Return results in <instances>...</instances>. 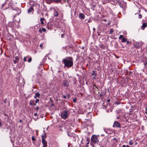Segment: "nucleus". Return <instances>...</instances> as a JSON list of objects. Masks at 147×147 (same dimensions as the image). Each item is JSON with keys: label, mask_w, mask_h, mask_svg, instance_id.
<instances>
[{"label": "nucleus", "mask_w": 147, "mask_h": 147, "mask_svg": "<svg viewBox=\"0 0 147 147\" xmlns=\"http://www.w3.org/2000/svg\"><path fill=\"white\" fill-rule=\"evenodd\" d=\"M134 143L133 141L132 140H131L129 142V144L130 145H131L133 144Z\"/></svg>", "instance_id": "dca6fc26"}, {"label": "nucleus", "mask_w": 147, "mask_h": 147, "mask_svg": "<svg viewBox=\"0 0 147 147\" xmlns=\"http://www.w3.org/2000/svg\"><path fill=\"white\" fill-rule=\"evenodd\" d=\"M142 26L144 28L146 26V23H144L143 24Z\"/></svg>", "instance_id": "6ab92c4d"}, {"label": "nucleus", "mask_w": 147, "mask_h": 147, "mask_svg": "<svg viewBox=\"0 0 147 147\" xmlns=\"http://www.w3.org/2000/svg\"><path fill=\"white\" fill-rule=\"evenodd\" d=\"M32 141H34L35 140L36 138L33 136H32Z\"/></svg>", "instance_id": "b1692460"}, {"label": "nucleus", "mask_w": 147, "mask_h": 147, "mask_svg": "<svg viewBox=\"0 0 147 147\" xmlns=\"http://www.w3.org/2000/svg\"><path fill=\"white\" fill-rule=\"evenodd\" d=\"M15 59L16 60H18V56H16L15 57Z\"/></svg>", "instance_id": "473e14b6"}, {"label": "nucleus", "mask_w": 147, "mask_h": 147, "mask_svg": "<svg viewBox=\"0 0 147 147\" xmlns=\"http://www.w3.org/2000/svg\"><path fill=\"white\" fill-rule=\"evenodd\" d=\"M73 101L74 102H76V98H74L73 100Z\"/></svg>", "instance_id": "bb28decb"}, {"label": "nucleus", "mask_w": 147, "mask_h": 147, "mask_svg": "<svg viewBox=\"0 0 147 147\" xmlns=\"http://www.w3.org/2000/svg\"><path fill=\"white\" fill-rule=\"evenodd\" d=\"M34 103V100H31L30 102V104L31 106H33V104Z\"/></svg>", "instance_id": "f3484780"}, {"label": "nucleus", "mask_w": 147, "mask_h": 147, "mask_svg": "<svg viewBox=\"0 0 147 147\" xmlns=\"http://www.w3.org/2000/svg\"><path fill=\"white\" fill-rule=\"evenodd\" d=\"M85 15L83 13H80L79 17L80 19H84L85 18Z\"/></svg>", "instance_id": "6e6552de"}, {"label": "nucleus", "mask_w": 147, "mask_h": 147, "mask_svg": "<svg viewBox=\"0 0 147 147\" xmlns=\"http://www.w3.org/2000/svg\"><path fill=\"white\" fill-rule=\"evenodd\" d=\"M39 109V108L38 107H37L36 108V109L37 111H38Z\"/></svg>", "instance_id": "c756f323"}, {"label": "nucleus", "mask_w": 147, "mask_h": 147, "mask_svg": "<svg viewBox=\"0 0 147 147\" xmlns=\"http://www.w3.org/2000/svg\"><path fill=\"white\" fill-rule=\"evenodd\" d=\"M113 32V31L112 29H111L109 32V33L110 34H112V33Z\"/></svg>", "instance_id": "4be33fe9"}, {"label": "nucleus", "mask_w": 147, "mask_h": 147, "mask_svg": "<svg viewBox=\"0 0 147 147\" xmlns=\"http://www.w3.org/2000/svg\"><path fill=\"white\" fill-rule=\"evenodd\" d=\"M65 66L67 67H70L73 65V59L72 58H67L64 59L63 61Z\"/></svg>", "instance_id": "f257e3e1"}, {"label": "nucleus", "mask_w": 147, "mask_h": 147, "mask_svg": "<svg viewBox=\"0 0 147 147\" xmlns=\"http://www.w3.org/2000/svg\"><path fill=\"white\" fill-rule=\"evenodd\" d=\"M63 34H61V38H63Z\"/></svg>", "instance_id": "ea45409f"}, {"label": "nucleus", "mask_w": 147, "mask_h": 147, "mask_svg": "<svg viewBox=\"0 0 147 147\" xmlns=\"http://www.w3.org/2000/svg\"><path fill=\"white\" fill-rule=\"evenodd\" d=\"M63 97L64 98H66V96L65 95H63Z\"/></svg>", "instance_id": "2f4dec72"}, {"label": "nucleus", "mask_w": 147, "mask_h": 147, "mask_svg": "<svg viewBox=\"0 0 147 147\" xmlns=\"http://www.w3.org/2000/svg\"><path fill=\"white\" fill-rule=\"evenodd\" d=\"M113 127H117V128L120 127H121L120 124L117 121H115L113 126Z\"/></svg>", "instance_id": "39448f33"}, {"label": "nucleus", "mask_w": 147, "mask_h": 147, "mask_svg": "<svg viewBox=\"0 0 147 147\" xmlns=\"http://www.w3.org/2000/svg\"><path fill=\"white\" fill-rule=\"evenodd\" d=\"M36 105V104L34 103L33 104V106H35Z\"/></svg>", "instance_id": "79ce46f5"}, {"label": "nucleus", "mask_w": 147, "mask_h": 147, "mask_svg": "<svg viewBox=\"0 0 147 147\" xmlns=\"http://www.w3.org/2000/svg\"><path fill=\"white\" fill-rule=\"evenodd\" d=\"M147 64V63L146 62H145L144 63V65H145V66H146V65Z\"/></svg>", "instance_id": "4c0bfd02"}, {"label": "nucleus", "mask_w": 147, "mask_h": 147, "mask_svg": "<svg viewBox=\"0 0 147 147\" xmlns=\"http://www.w3.org/2000/svg\"><path fill=\"white\" fill-rule=\"evenodd\" d=\"M37 115V113H35L34 114V115L35 116H36Z\"/></svg>", "instance_id": "f704fd0d"}, {"label": "nucleus", "mask_w": 147, "mask_h": 147, "mask_svg": "<svg viewBox=\"0 0 147 147\" xmlns=\"http://www.w3.org/2000/svg\"><path fill=\"white\" fill-rule=\"evenodd\" d=\"M40 47H42V44H40Z\"/></svg>", "instance_id": "e433bc0d"}, {"label": "nucleus", "mask_w": 147, "mask_h": 147, "mask_svg": "<svg viewBox=\"0 0 147 147\" xmlns=\"http://www.w3.org/2000/svg\"><path fill=\"white\" fill-rule=\"evenodd\" d=\"M40 96V94L38 92L35 93V96H34V98L36 99L37 97L39 98Z\"/></svg>", "instance_id": "9d476101"}, {"label": "nucleus", "mask_w": 147, "mask_h": 147, "mask_svg": "<svg viewBox=\"0 0 147 147\" xmlns=\"http://www.w3.org/2000/svg\"><path fill=\"white\" fill-rule=\"evenodd\" d=\"M96 77V76H94V77H93V78H94V79H95V78Z\"/></svg>", "instance_id": "8fccbe9b"}, {"label": "nucleus", "mask_w": 147, "mask_h": 147, "mask_svg": "<svg viewBox=\"0 0 147 147\" xmlns=\"http://www.w3.org/2000/svg\"><path fill=\"white\" fill-rule=\"evenodd\" d=\"M109 101H110V100L109 99H108L107 100V101L108 102H109Z\"/></svg>", "instance_id": "de8ad7c7"}, {"label": "nucleus", "mask_w": 147, "mask_h": 147, "mask_svg": "<svg viewBox=\"0 0 147 147\" xmlns=\"http://www.w3.org/2000/svg\"><path fill=\"white\" fill-rule=\"evenodd\" d=\"M21 121H22L21 120H20V121L21 122Z\"/></svg>", "instance_id": "5fc2aeb1"}, {"label": "nucleus", "mask_w": 147, "mask_h": 147, "mask_svg": "<svg viewBox=\"0 0 147 147\" xmlns=\"http://www.w3.org/2000/svg\"><path fill=\"white\" fill-rule=\"evenodd\" d=\"M134 47L136 48H138L140 47L143 44V43L142 41L139 42H133Z\"/></svg>", "instance_id": "20e7f679"}, {"label": "nucleus", "mask_w": 147, "mask_h": 147, "mask_svg": "<svg viewBox=\"0 0 147 147\" xmlns=\"http://www.w3.org/2000/svg\"><path fill=\"white\" fill-rule=\"evenodd\" d=\"M92 76H96L97 75V74L94 71H92Z\"/></svg>", "instance_id": "2eb2a0df"}, {"label": "nucleus", "mask_w": 147, "mask_h": 147, "mask_svg": "<svg viewBox=\"0 0 147 147\" xmlns=\"http://www.w3.org/2000/svg\"><path fill=\"white\" fill-rule=\"evenodd\" d=\"M122 147H126V146L125 145H123Z\"/></svg>", "instance_id": "58836bf2"}, {"label": "nucleus", "mask_w": 147, "mask_h": 147, "mask_svg": "<svg viewBox=\"0 0 147 147\" xmlns=\"http://www.w3.org/2000/svg\"><path fill=\"white\" fill-rule=\"evenodd\" d=\"M90 22V21L89 20L88 21V22Z\"/></svg>", "instance_id": "3c124183"}, {"label": "nucleus", "mask_w": 147, "mask_h": 147, "mask_svg": "<svg viewBox=\"0 0 147 147\" xmlns=\"http://www.w3.org/2000/svg\"><path fill=\"white\" fill-rule=\"evenodd\" d=\"M99 135H92L91 138V141L92 142L94 143H98L99 142Z\"/></svg>", "instance_id": "7ed1b4c3"}, {"label": "nucleus", "mask_w": 147, "mask_h": 147, "mask_svg": "<svg viewBox=\"0 0 147 147\" xmlns=\"http://www.w3.org/2000/svg\"><path fill=\"white\" fill-rule=\"evenodd\" d=\"M68 135L69 136H70L69 135V134H68Z\"/></svg>", "instance_id": "864d4df0"}, {"label": "nucleus", "mask_w": 147, "mask_h": 147, "mask_svg": "<svg viewBox=\"0 0 147 147\" xmlns=\"http://www.w3.org/2000/svg\"><path fill=\"white\" fill-rule=\"evenodd\" d=\"M41 137H42V141H44L45 140V139L46 138V137L45 134H44V135L42 136Z\"/></svg>", "instance_id": "9b49d317"}, {"label": "nucleus", "mask_w": 147, "mask_h": 147, "mask_svg": "<svg viewBox=\"0 0 147 147\" xmlns=\"http://www.w3.org/2000/svg\"><path fill=\"white\" fill-rule=\"evenodd\" d=\"M42 144L43 145V147H47V142L46 140L42 141Z\"/></svg>", "instance_id": "1a4fd4ad"}, {"label": "nucleus", "mask_w": 147, "mask_h": 147, "mask_svg": "<svg viewBox=\"0 0 147 147\" xmlns=\"http://www.w3.org/2000/svg\"><path fill=\"white\" fill-rule=\"evenodd\" d=\"M29 58V57L28 56H27L26 57H24V61H27L26 59L27 58Z\"/></svg>", "instance_id": "a211bd4d"}, {"label": "nucleus", "mask_w": 147, "mask_h": 147, "mask_svg": "<svg viewBox=\"0 0 147 147\" xmlns=\"http://www.w3.org/2000/svg\"><path fill=\"white\" fill-rule=\"evenodd\" d=\"M28 58L29 59L28 60V62L29 63L32 60V59L31 57L29 58Z\"/></svg>", "instance_id": "aec40b11"}, {"label": "nucleus", "mask_w": 147, "mask_h": 147, "mask_svg": "<svg viewBox=\"0 0 147 147\" xmlns=\"http://www.w3.org/2000/svg\"><path fill=\"white\" fill-rule=\"evenodd\" d=\"M58 15V13L57 11H55L54 13V16L55 17H56Z\"/></svg>", "instance_id": "4468645a"}, {"label": "nucleus", "mask_w": 147, "mask_h": 147, "mask_svg": "<svg viewBox=\"0 0 147 147\" xmlns=\"http://www.w3.org/2000/svg\"><path fill=\"white\" fill-rule=\"evenodd\" d=\"M119 117H117V119H119Z\"/></svg>", "instance_id": "09e8293b"}, {"label": "nucleus", "mask_w": 147, "mask_h": 147, "mask_svg": "<svg viewBox=\"0 0 147 147\" xmlns=\"http://www.w3.org/2000/svg\"><path fill=\"white\" fill-rule=\"evenodd\" d=\"M62 85L64 87H67L69 86V84L67 81L64 80L63 82Z\"/></svg>", "instance_id": "0eeeda50"}, {"label": "nucleus", "mask_w": 147, "mask_h": 147, "mask_svg": "<svg viewBox=\"0 0 147 147\" xmlns=\"http://www.w3.org/2000/svg\"><path fill=\"white\" fill-rule=\"evenodd\" d=\"M121 41L123 42H124L126 41V40L125 38H123L121 39Z\"/></svg>", "instance_id": "412c9836"}, {"label": "nucleus", "mask_w": 147, "mask_h": 147, "mask_svg": "<svg viewBox=\"0 0 147 147\" xmlns=\"http://www.w3.org/2000/svg\"><path fill=\"white\" fill-rule=\"evenodd\" d=\"M126 147H129V146L128 145H127Z\"/></svg>", "instance_id": "a18cd8bd"}, {"label": "nucleus", "mask_w": 147, "mask_h": 147, "mask_svg": "<svg viewBox=\"0 0 147 147\" xmlns=\"http://www.w3.org/2000/svg\"><path fill=\"white\" fill-rule=\"evenodd\" d=\"M84 47H82V49H84Z\"/></svg>", "instance_id": "603ef678"}, {"label": "nucleus", "mask_w": 147, "mask_h": 147, "mask_svg": "<svg viewBox=\"0 0 147 147\" xmlns=\"http://www.w3.org/2000/svg\"><path fill=\"white\" fill-rule=\"evenodd\" d=\"M61 0H46L47 2L49 4H50L51 3L53 2L58 3L61 2Z\"/></svg>", "instance_id": "423d86ee"}, {"label": "nucleus", "mask_w": 147, "mask_h": 147, "mask_svg": "<svg viewBox=\"0 0 147 147\" xmlns=\"http://www.w3.org/2000/svg\"><path fill=\"white\" fill-rule=\"evenodd\" d=\"M123 38V36L122 35H120L119 37V38L120 39H122Z\"/></svg>", "instance_id": "5701e85b"}, {"label": "nucleus", "mask_w": 147, "mask_h": 147, "mask_svg": "<svg viewBox=\"0 0 147 147\" xmlns=\"http://www.w3.org/2000/svg\"><path fill=\"white\" fill-rule=\"evenodd\" d=\"M145 113L146 114H147V107H146V109Z\"/></svg>", "instance_id": "72a5a7b5"}, {"label": "nucleus", "mask_w": 147, "mask_h": 147, "mask_svg": "<svg viewBox=\"0 0 147 147\" xmlns=\"http://www.w3.org/2000/svg\"><path fill=\"white\" fill-rule=\"evenodd\" d=\"M39 102V100L38 99H36V101H35V103H37Z\"/></svg>", "instance_id": "a878e982"}, {"label": "nucleus", "mask_w": 147, "mask_h": 147, "mask_svg": "<svg viewBox=\"0 0 147 147\" xmlns=\"http://www.w3.org/2000/svg\"><path fill=\"white\" fill-rule=\"evenodd\" d=\"M18 62V61H17L16 60H14L13 61V63L14 64H16V63H17Z\"/></svg>", "instance_id": "c85d7f7f"}, {"label": "nucleus", "mask_w": 147, "mask_h": 147, "mask_svg": "<svg viewBox=\"0 0 147 147\" xmlns=\"http://www.w3.org/2000/svg\"><path fill=\"white\" fill-rule=\"evenodd\" d=\"M42 31L44 32H45L46 31V30L44 28H43L42 29Z\"/></svg>", "instance_id": "393cba45"}, {"label": "nucleus", "mask_w": 147, "mask_h": 147, "mask_svg": "<svg viewBox=\"0 0 147 147\" xmlns=\"http://www.w3.org/2000/svg\"><path fill=\"white\" fill-rule=\"evenodd\" d=\"M93 29L94 31H95V28H93Z\"/></svg>", "instance_id": "a19ab883"}, {"label": "nucleus", "mask_w": 147, "mask_h": 147, "mask_svg": "<svg viewBox=\"0 0 147 147\" xmlns=\"http://www.w3.org/2000/svg\"><path fill=\"white\" fill-rule=\"evenodd\" d=\"M1 126V122L0 121V126Z\"/></svg>", "instance_id": "37998d69"}, {"label": "nucleus", "mask_w": 147, "mask_h": 147, "mask_svg": "<svg viewBox=\"0 0 147 147\" xmlns=\"http://www.w3.org/2000/svg\"><path fill=\"white\" fill-rule=\"evenodd\" d=\"M33 8L32 7H31L28 9V13L31 12L32 11H33Z\"/></svg>", "instance_id": "ddd939ff"}, {"label": "nucleus", "mask_w": 147, "mask_h": 147, "mask_svg": "<svg viewBox=\"0 0 147 147\" xmlns=\"http://www.w3.org/2000/svg\"><path fill=\"white\" fill-rule=\"evenodd\" d=\"M39 30V32L41 33H42V30L41 29H40Z\"/></svg>", "instance_id": "7c9ffc66"}, {"label": "nucleus", "mask_w": 147, "mask_h": 147, "mask_svg": "<svg viewBox=\"0 0 147 147\" xmlns=\"http://www.w3.org/2000/svg\"><path fill=\"white\" fill-rule=\"evenodd\" d=\"M142 15L141 14H140L138 16L139 18H142Z\"/></svg>", "instance_id": "cd10ccee"}, {"label": "nucleus", "mask_w": 147, "mask_h": 147, "mask_svg": "<svg viewBox=\"0 0 147 147\" xmlns=\"http://www.w3.org/2000/svg\"><path fill=\"white\" fill-rule=\"evenodd\" d=\"M69 115V112L65 110L61 113V117L63 119H65L67 118Z\"/></svg>", "instance_id": "f03ea898"}, {"label": "nucleus", "mask_w": 147, "mask_h": 147, "mask_svg": "<svg viewBox=\"0 0 147 147\" xmlns=\"http://www.w3.org/2000/svg\"><path fill=\"white\" fill-rule=\"evenodd\" d=\"M45 20V19L43 18H41L40 19V21L41 23L43 25L44 24V21Z\"/></svg>", "instance_id": "f8f14e48"}, {"label": "nucleus", "mask_w": 147, "mask_h": 147, "mask_svg": "<svg viewBox=\"0 0 147 147\" xmlns=\"http://www.w3.org/2000/svg\"><path fill=\"white\" fill-rule=\"evenodd\" d=\"M18 11L19 12V13H20L21 12V11L20 9H19L18 10Z\"/></svg>", "instance_id": "c9c22d12"}, {"label": "nucleus", "mask_w": 147, "mask_h": 147, "mask_svg": "<svg viewBox=\"0 0 147 147\" xmlns=\"http://www.w3.org/2000/svg\"><path fill=\"white\" fill-rule=\"evenodd\" d=\"M104 131H105L106 132V131H107V129H104Z\"/></svg>", "instance_id": "c03bdc74"}, {"label": "nucleus", "mask_w": 147, "mask_h": 147, "mask_svg": "<svg viewBox=\"0 0 147 147\" xmlns=\"http://www.w3.org/2000/svg\"><path fill=\"white\" fill-rule=\"evenodd\" d=\"M127 44H128L129 42L128 41H127Z\"/></svg>", "instance_id": "49530a36"}]
</instances>
